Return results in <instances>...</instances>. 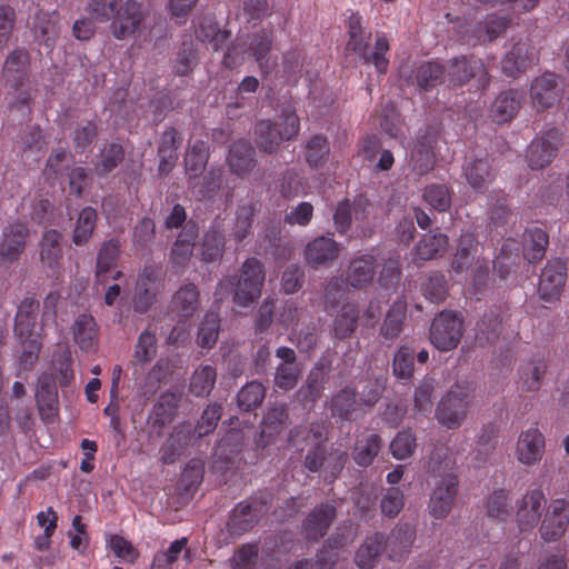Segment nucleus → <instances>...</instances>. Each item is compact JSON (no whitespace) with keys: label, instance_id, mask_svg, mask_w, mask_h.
Segmentation results:
<instances>
[{"label":"nucleus","instance_id":"nucleus-2","mask_svg":"<svg viewBox=\"0 0 569 569\" xmlns=\"http://www.w3.org/2000/svg\"><path fill=\"white\" fill-rule=\"evenodd\" d=\"M264 278L263 263L254 257L248 258L242 263L239 276H228L218 282L214 296L222 300L232 293L236 306L248 308L260 298Z\"/></svg>","mask_w":569,"mask_h":569},{"label":"nucleus","instance_id":"nucleus-23","mask_svg":"<svg viewBox=\"0 0 569 569\" xmlns=\"http://www.w3.org/2000/svg\"><path fill=\"white\" fill-rule=\"evenodd\" d=\"M523 96L516 89L501 91L490 107V117L499 124L511 121L519 112Z\"/></svg>","mask_w":569,"mask_h":569},{"label":"nucleus","instance_id":"nucleus-26","mask_svg":"<svg viewBox=\"0 0 569 569\" xmlns=\"http://www.w3.org/2000/svg\"><path fill=\"white\" fill-rule=\"evenodd\" d=\"M287 420L288 411L284 406L269 408L262 420L261 432L256 440L257 446L264 449L273 443L278 435L284 429Z\"/></svg>","mask_w":569,"mask_h":569},{"label":"nucleus","instance_id":"nucleus-17","mask_svg":"<svg viewBox=\"0 0 569 569\" xmlns=\"http://www.w3.org/2000/svg\"><path fill=\"white\" fill-rule=\"evenodd\" d=\"M36 402L41 419L46 423L52 422L59 409L57 378L53 373L42 372L39 376L36 389Z\"/></svg>","mask_w":569,"mask_h":569},{"label":"nucleus","instance_id":"nucleus-9","mask_svg":"<svg viewBox=\"0 0 569 569\" xmlns=\"http://www.w3.org/2000/svg\"><path fill=\"white\" fill-rule=\"evenodd\" d=\"M563 136L557 128H551L537 136L526 153L528 166L532 170L543 169L557 157L562 146Z\"/></svg>","mask_w":569,"mask_h":569},{"label":"nucleus","instance_id":"nucleus-16","mask_svg":"<svg viewBox=\"0 0 569 569\" xmlns=\"http://www.w3.org/2000/svg\"><path fill=\"white\" fill-rule=\"evenodd\" d=\"M417 530L411 523H398L388 536L383 533V551L391 561H402L411 552Z\"/></svg>","mask_w":569,"mask_h":569},{"label":"nucleus","instance_id":"nucleus-45","mask_svg":"<svg viewBox=\"0 0 569 569\" xmlns=\"http://www.w3.org/2000/svg\"><path fill=\"white\" fill-rule=\"evenodd\" d=\"M326 385L325 365L317 362L310 370L306 385L299 389V397L305 403H315L323 393Z\"/></svg>","mask_w":569,"mask_h":569},{"label":"nucleus","instance_id":"nucleus-32","mask_svg":"<svg viewBox=\"0 0 569 569\" xmlns=\"http://www.w3.org/2000/svg\"><path fill=\"white\" fill-rule=\"evenodd\" d=\"M194 33L201 42L212 44L214 51L228 48L227 44L231 37L230 31L220 30L218 22L211 16H204L198 21Z\"/></svg>","mask_w":569,"mask_h":569},{"label":"nucleus","instance_id":"nucleus-59","mask_svg":"<svg viewBox=\"0 0 569 569\" xmlns=\"http://www.w3.org/2000/svg\"><path fill=\"white\" fill-rule=\"evenodd\" d=\"M307 179L295 168L287 169L280 180V193L286 199L306 194Z\"/></svg>","mask_w":569,"mask_h":569},{"label":"nucleus","instance_id":"nucleus-37","mask_svg":"<svg viewBox=\"0 0 569 569\" xmlns=\"http://www.w3.org/2000/svg\"><path fill=\"white\" fill-rule=\"evenodd\" d=\"M204 462L191 459L180 472V503L193 497L203 480Z\"/></svg>","mask_w":569,"mask_h":569},{"label":"nucleus","instance_id":"nucleus-58","mask_svg":"<svg viewBox=\"0 0 569 569\" xmlns=\"http://www.w3.org/2000/svg\"><path fill=\"white\" fill-rule=\"evenodd\" d=\"M220 330V319L217 312L209 311L200 323L197 343L203 349H211L218 340Z\"/></svg>","mask_w":569,"mask_h":569},{"label":"nucleus","instance_id":"nucleus-53","mask_svg":"<svg viewBox=\"0 0 569 569\" xmlns=\"http://www.w3.org/2000/svg\"><path fill=\"white\" fill-rule=\"evenodd\" d=\"M359 310L355 303H346L333 321V333L337 339L350 337L357 329Z\"/></svg>","mask_w":569,"mask_h":569},{"label":"nucleus","instance_id":"nucleus-21","mask_svg":"<svg viewBox=\"0 0 569 569\" xmlns=\"http://www.w3.org/2000/svg\"><path fill=\"white\" fill-rule=\"evenodd\" d=\"M538 58L528 42H517L501 61L506 77L518 78L537 62Z\"/></svg>","mask_w":569,"mask_h":569},{"label":"nucleus","instance_id":"nucleus-31","mask_svg":"<svg viewBox=\"0 0 569 569\" xmlns=\"http://www.w3.org/2000/svg\"><path fill=\"white\" fill-rule=\"evenodd\" d=\"M39 309L40 303L34 297H26L20 301L14 316V336L24 337L30 333H38V331H36V326ZM39 333L41 332L39 331Z\"/></svg>","mask_w":569,"mask_h":569},{"label":"nucleus","instance_id":"nucleus-18","mask_svg":"<svg viewBox=\"0 0 569 569\" xmlns=\"http://www.w3.org/2000/svg\"><path fill=\"white\" fill-rule=\"evenodd\" d=\"M561 96L558 77L553 72H545L531 83L530 97L538 111L551 108L560 100Z\"/></svg>","mask_w":569,"mask_h":569},{"label":"nucleus","instance_id":"nucleus-4","mask_svg":"<svg viewBox=\"0 0 569 569\" xmlns=\"http://www.w3.org/2000/svg\"><path fill=\"white\" fill-rule=\"evenodd\" d=\"M272 495L259 491L244 501L239 502L230 513L227 530L231 536H241L250 531L270 509Z\"/></svg>","mask_w":569,"mask_h":569},{"label":"nucleus","instance_id":"nucleus-8","mask_svg":"<svg viewBox=\"0 0 569 569\" xmlns=\"http://www.w3.org/2000/svg\"><path fill=\"white\" fill-rule=\"evenodd\" d=\"M369 40L370 34H366V32L350 34L346 49L356 53L365 64L372 63L376 70L383 74L389 66V59L387 58L390 49L389 41L385 36L378 37L373 50L370 51Z\"/></svg>","mask_w":569,"mask_h":569},{"label":"nucleus","instance_id":"nucleus-34","mask_svg":"<svg viewBox=\"0 0 569 569\" xmlns=\"http://www.w3.org/2000/svg\"><path fill=\"white\" fill-rule=\"evenodd\" d=\"M485 509L488 518L497 522H507L515 511L511 492L502 488L495 489L487 497Z\"/></svg>","mask_w":569,"mask_h":569},{"label":"nucleus","instance_id":"nucleus-22","mask_svg":"<svg viewBox=\"0 0 569 569\" xmlns=\"http://www.w3.org/2000/svg\"><path fill=\"white\" fill-rule=\"evenodd\" d=\"M462 177L477 193H485L495 180V172L488 159H467L462 166Z\"/></svg>","mask_w":569,"mask_h":569},{"label":"nucleus","instance_id":"nucleus-55","mask_svg":"<svg viewBox=\"0 0 569 569\" xmlns=\"http://www.w3.org/2000/svg\"><path fill=\"white\" fill-rule=\"evenodd\" d=\"M217 380V371L212 366H201L191 376L189 390L196 397H208Z\"/></svg>","mask_w":569,"mask_h":569},{"label":"nucleus","instance_id":"nucleus-46","mask_svg":"<svg viewBox=\"0 0 569 569\" xmlns=\"http://www.w3.org/2000/svg\"><path fill=\"white\" fill-rule=\"evenodd\" d=\"M448 247V237L443 233L425 234L415 247L416 260L428 261L442 256Z\"/></svg>","mask_w":569,"mask_h":569},{"label":"nucleus","instance_id":"nucleus-63","mask_svg":"<svg viewBox=\"0 0 569 569\" xmlns=\"http://www.w3.org/2000/svg\"><path fill=\"white\" fill-rule=\"evenodd\" d=\"M547 371L543 359H535L521 368L522 388L527 391H537L541 386V379Z\"/></svg>","mask_w":569,"mask_h":569},{"label":"nucleus","instance_id":"nucleus-1","mask_svg":"<svg viewBox=\"0 0 569 569\" xmlns=\"http://www.w3.org/2000/svg\"><path fill=\"white\" fill-rule=\"evenodd\" d=\"M451 469L448 449L435 448L427 462V473L429 478L436 479L428 503L429 512L436 519L447 518L458 493L459 479Z\"/></svg>","mask_w":569,"mask_h":569},{"label":"nucleus","instance_id":"nucleus-25","mask_svg":"<svg viewBox=\"0 0 569 569\" xmlns=\"http://www.w3.org/2000/svg\"><path fill=\"white\" fill-rule=\"evenodd\" d=\"M377 259L373 254L353 258L346 271V282L355 289H361L372 282L376 274Z\"/></svg>","mask_w":569,"mask_h":569},{"label":"nucleus","instance_id":"nucleus-54","mask_svg":"<svg viewBox=\"0 0 569 569\" xmlns=\"http://www.w3.org/2000/svg\"><path fill=\"white\" fill-rule=\"evenodd\" d=\"M419 88L428 90L439 83H446V67L437 61L421 63L416 72Z\"/></svg>","mask_w":569,"mask_h":569},{"label":"nucleus","instance_id":"nucleus-47","mask_svg":"<svg viewBox=\"0 0 569 569\" xmlns=\"http://www.w3.org/2000/svg\"><path fill=\"white\" fill-rule=\"evenodd\" d=\"M406 313L407 305L405 301L398 300L391 305L380 328V333L386 340H395L400 336Z\"/></svg>","mask_w":569,"mask_h":569},{"label":"nucleus","instance_id":"nucleus-3","mask_svg":"<svg viewBox=\"0 0 569 569\" xmlns=\"http://www.w3.org/2000/svg\"><path fill=\"white\" fill-rule=\"evenodd\" d=\"M279 120H260L254 126L257 146L266 153L276 152L281 142L296 139L300 131V119L295 109H282Z\"/></svg>","mask_w":569,"mask_h":569},{"label":"nucleus","instance_id":"nucleus-14","mask_svg":"<svg viewBox=\"0 0 569 569\" xmlns=\"http://www.w3.org/2000/svg\"><path fill=\"white\" fill-rule=\"evenodd\" d=\"M341 246L331 236H319L308 242L303 256L308 266L313 269L331 267L338 259Z\"/></svg>","mask_w":569,"mask_h":569},{"label":"nucleus","instance_id":"nucleus-40","mask_svg":"<svg viewBox=\"0 0 569 569\" xmlns=\"http://www.w3.org/2000/svg\"><path fill=\"white\" fill-rule=\"evenodd\" d=\"M259 211L257 201H241L236 210V219L232 228L233 237L237 241H242L251 234L254 217Z\"/></svg>","mask_w":569,"mask_h":569},{"label":"nucleus","instance_id":"nucleus-5","mask_svg":"<svg viewBox=\"0 0 569 569\" xmlns=\"http://www.w3.org/2000/svg\"><path fill=\"white\" fill-rule=\"evenodd\" d=\"M465 332L463 317L459 311L442 310L433 318L430 342L440 351H451L458 347Z\"/></svg>","mask_w":569,"mask_h":569},{"label":"nucleus","instance_id":"nucleus-27","mask_svg":"<svg viewBox=\"0 0 569 569\" xmlns=\"http://www.w3.org/2000/svg\"><path fill=\"white\" fill-rule=\"evenodd\" d=\"M382 448V438L377 432H362L357 436L352 459L361 468L371 466Z\"/></svg>","mask_w":569,"mask_h":569},{"label":"nucleus","instance_id":"nucleus-49","mask_svg":"<svg viewBox=\"0 0 569 569\" xmlns=\"http://www.w3.org/2000/svg\"><path fill=\"white\" fill-rule=\"evenodd\" d=\"M124 159V149L119 142L106 144L99 153V159L94 164L96 173L99 177H106L113 171Z\"/></svg>","mask_w":569,"mask_h":569},{"label":"nucleus","instance_id":"nucleus-39","mask_svg":"<svg viewBox=\"0 0 569 569\" xmlns=\"http://www.w3.org/2000/svg\"><path fill=\"white\" fill-rule=\"evenodd\" d=\"M549 243L548 233L538 227L526 229L523 233V257L528 262L536 263L545 257Z\"/></svg>","mask_w":569,"mask_h":569},{"label":"nucleus","instance_id":"nucleus-57","mask_svg":"<svg viewBox=\"0 0 569 569\" xmlns=\"http://www.w3.org/2000/svg\"><path fill=\"white\" fill-rule=\"evenodd\" d=\"M222 415V406L218 402H210L203 409L200 418L193 428V437L201 439L214 431Z\"/></svg>","mask_w":569,"mask_h":569},{"label":"nucleus","instance_id":"nucleus-56","mask_svg":"<svg viewBox=\"0 0 569 569\" xmlns=\"http://www.w3.org/2000/svg\"><path fill=\"white\" fill-rule=\"evenodd\" d=\"M266 397V387L257 380L246 383L237 395L238 407L242 411H251L259 407Z\"/></svg>","mask_w":569,"mask_h":569},{"label":"nucleus","instance_id":"nucleus-61","mask_svg":"<svg viewBox=\"0 0 569 569\" xmlns=\"http://www.w3.org/2000/svg\"><path fill=\"white\" fill-rule=\"evenodd\" d=\"M416 447L415 432L411 429H403L392 439L389 449L393 458L405 460L413 455Z\"/></svg>","mask_w":569,"mask_h":569},{"label":"nucleus","instance_id":"nucleus-24","mask_svg":"<svg viewBox=\"0 0 569 569\" xmlns=\"http://www.w3.org/2000/svg\"><path fill=\"white\" fill-rule=\"evenodd\" d=\"M72 335L76 345L81 351L96 352L99 342V329L91 315L82 313L77 317L72 327Z\"/></svg>","mask_w":569,"mask_h":569},{"label":"nucleus","instance_id":"nucleus-52","mask_svg":"<svg viewBox=\"0 0 569 569\" xmlns=\"http://www.w3.org/2000/svg\"><path fill=\"white\" fill-rule=\"evenodd\" d=\"M97 219V210L92 207H86L79 212L72 233V242L76 246H83L90 240L96 229Z\"/></svg>","mask_w":569,"mask_h":569},{"label":"nucleus","instance_id":"nucleus-30","mask_svg":"<svg viewBox=\"0 0 569 569\" xmlns=\"http://www.w3.org/2000/svg\"><path fill=\"white\" fill-rule=\"evenodd\" d=\"M227 162L231 172L239 177L250 172L256 166V150L250 141H234L229 149Z\"/></svg>","mask_w":569,"mask_h":569},{"label":"nucleus","instance_id":"nucleus-38","mask_svg":"<svg viewBox=\"0 0 569 569\" xmlns=\"http://www.w3.org/2000/svg\"><path fill=\"white\" fill-rule=\"evenodd\" d=\"M330 153L329 139L321 133L311 136L303 147L305 161L312 169L323 168L329 161Z\"/></svg>","mask_w":569,"mask_h":569},{"label":"nucleus","instance_id":"nucleus-20","mask_svg":"<svg viewBox=\"0 0 569 569\" xmlns=\"http://www.w3.org/2000/svg\"><path fill=\"white\" fill-rule=\"evenodd\" d=\"M545 436L537 427L521 431L516 449L518 460L526 466L539 462L545 453Z\"/></svg>","mask_w":569,"mask_h":569},{"label":"nucleus","instance_id":"nucleus-7","mask_svg":"<svg viewBox=\"0 0 569 569\" xmlns=\"http://www.w3.org/2000/svg\"><path fill=\"white\" fill-rule=\"evenodd\" d=\"M470 79H475L478 89H486L490 83V76L481 59L475 56L452 58L446 67V83L461 87Z\"/></svg>","mask_w":569,"mask_h":569},{"label":"nucleus","instance_id":"nucleus-64","mask_svg":"<svg viewBox=\"0 0 569 569\" xmlns=\"http://www.w3.org/2000/svg\"><path fill=\"white\" fill-rule=\"evenodd\" d=\"M224 237L218 230H208L201 243V259L204 262H214L222 257Z\"/></svg>","mask_w":569,"mask_h":569},{"label":"nucleus","instance_id":"nucleus-28","mask_svg":"<svg viewBox=\"0 0 569 569\" xmlns=\"http://www.w3.org/2000/svg\"><path fill=\"white\" fill-rule=\"evenodd\" d=\"M29 230L23 223L10 224L3 232L0 258L7 262L17 261L24 250Z\"/></svg>","mask_w":569,"mask_h":569},{"label":"nucleus","instance_id":"nucleus-19","mask_svg":"<svg viewBox=\"0 0 569 569\" xmlns=\"http://www.w3.org/2000/svg\"><path fill=\"white\" fill-rule=\"evenodd\" d=\"M543 503H546L545 493L539 488L528 490L523 495L516 511L518 527L521 532L530 531L538 525Z\"/></svg>","mask_w":569,"mask_h":569},{"label":"nucleus","instance_id":"nucleus-44","mask_svg":"<svg viewBox=\"0 0 569 569\" xmlns=\"http://www.w3.org/2000/svg\"><path fill=\"white\" fill-rule=\"evenodd\" d=\"M448 281L441 271H430L420 281L422 296L432 303H441L448 296Z\"/></svg>","mask_w":569,"mask_h":569},{"label":"nucleus","instance_id":"nucleus-41","mask_svg":"<svg viewBox=\"0 0 569 569\" xmlns=\"http://www.w3.org/2000/svg\"><path fill=\"white\" fill-rule=\"evenodd\" d=\"M383 533L375 532L367 537L355 555V563L360 569H371L383 551Z\"/></svg>","mask_w":569,"mask_h":569},{"label":"nucleus","instance_id":"nucleus-35","mask_svg":"<svg viewBox=\"0 0 569 569\" xmlns=\"http://www.w3.org/2000/svg\"><path fill=\"white\" fill-rule=\"evenodd\" d=\"M19 346L18 363L19 368L24 371H31L38 363L39 356L43 346L42 333H30L14 336Z\"/></svg>","mask_w":569,"mask_h":569},{"label":"nucleus","instance_id":"nucleus-33","mask_svg":"<svg viewBox=\"0 0 569 569\" xmlns=\"http://www.w3.org/2000/svg\"><path fill=\"white\" fill-rule=\"evenodd\" d=\"M330 409L333 416L346 421L355 420L357 411L363 412V408L357 399V389L350 386L342 388L332 397Z\"/></svg>","mask_w":569,"mask_h":569},{"label":"nucleus","instance_id":"nucleus-62","mask_svg":"<svg viewBox=\"0 0 569 569\" xmlns=\"http://www.w3.org/2000/svg\"><path fill=\"white\" fill-rule=\"evenodd\" d=\"M425 201L439 212H446L451 206V190L441 183H431L425 188Z\"/></svg>","mask_w":569,"mask_h":569},{"label":"nucleus","instance_id":"nucleus-36","mask_svg":"<svg viewBox=\"0 0 569 569\" xmlns=\"http://www.w3.org/2000/svg\"><path fill=\"white\" fill-rule=\"evenodd\" d=\"M502 331V318L497 308L485 312L477 322L475 339L478 345L485 347L498 341Z\"/></svg>","mask_w":569,"mask_h":569},{"label":"nucleus","instance_id":"nucleus-29","mask_svg":"<svg viewBox=\"0 0 569 569\" xmlns=\"http://www.w3.org/2000/svg\"><path fill=\"white\" fill-rule=\"evenodd\" d=\"M32 30L41 44L52 49L60 33L58 12L38 10L33 17Z\"/></svg>","mask_w":569,"mask_h":569},{"label":"nucleus","instance_id":"nucleus-42","mask_svg":"<svg viewBox=\"0 0 569 569\" xmlns=\"http://www.w3.org/2000/svg\"><path fill=\"white\" fill-rule=\"evenodd\" d=\"M223 169L211 168L201 179H191L192 194L199 200H212L217 196L222 183Z\"/></svg>","mask_w":569,"mask_h":569},{"label":"nucleus","instance_id":"nucleus-15","mask_svg":"<svg viewBox=\"0 0 569 569\" xmlns=\"http://www.w3.org/2000/svg\"><path fill=\"white\" fill-rule=\"evenodd\" d=\"M337 517L335 502L326 501L317 505L302 521L305 538L311 542L322 539Z\"/></svg>","mask_w":569,"mask_h":569},{"label":"nucleus","instance_id":"nucleus-11","mask_svg":"<svg viewBox=\"0 0 569 569\" xmlns=\"http://www.w3.org/2000/svg\"><path fill=\"white\" fill-rule=\"evenodd\" d=\"M567 281V263L561 258L548 260L541 270L538 293L545 302H556L560 299Z\"/></svg>","mask_w":569,"mask_h":569},{"label":"nucleus","instance_id":"nucleus-51","mask_svg":"<svg viewBox=\"0 0 569 569\" xmlns=\"http://www.w3.org/2000/svg\"><path fill=\"white\" fill-rule=\"evenodd\" d=\"M208 157L207 142L196 140L190 143L184 157V168L190 179L197 178L207 166Z\"/></svg>","mask_w":569,"mask_h":569},{"label":"nucleus","instance_id":"nucleus-13","mask_svg":"<svg viewBox=\"0 0 569 569\" xmlns=\"http://www.w3.org/2000/svg\"><path fill=\"white\" fill-rule=\"evenodd\" d=\"M31 56L23 48L13 49L6 58L2 67V77L8 86L14 90L21 89L30 78Z\"/></svg>","mask_w":569,"mask_h":569},{"label":"nucleus","instance_id":"nucleus-43","mask_svg":"<svg viewBox=\"0 0 569 569\" xmlns=\"http://www.w3.org/2000/svg\"><path fill=\"white\" fill-rule=\"evenodd\" d=\"M62 234L60 231L50 229L47 230L40 243V258L43 264L48 268L56 270L59 268L60 260L62 259L61 248Z\"/></svg>","mask_w":569,"mask_h":569},{"label":"nucleus","instance_id":"nucleus-10","mask_svg":"<svg viewBox=\"0 0 569 569\" xmlns=\"http://www.w3.org/2000/svg\"><path fill=\"white\" fill-rule=\"evenodd\" d=\"M142 2L138 0H124L117 8L110 20V32L118 40H124L139 31L146 19Z\"/></svg>","mask_w":569,"mask_h":569},{"label":"nucleus","instance_id":"nucleus-12","mask_svg":"<svg viewBox=\"0 0 569 569\" xmlns=\"http://www.w3.org/2000/svg\"><path fill=\"white\" fill-rule=\"evenodd\" d=\"M569 525V501L563 498L552 499L539 528L540 537L546 542L558 541Z\"/></svg>","mask_w":569,"mask_h":569},{"label":"nucleus","instance_id":"nucleus-48","mask_svg":"<svg viewBox=\"0 0 569 569\" xmlns=\"http://www.w3.org/2000/svg\"><path fill=\"white\" fill-rule=\"evenodd\" d=\"M416 350L410 345L400 346L392 359V373L398 380L410 381L415 372Z\"/></svg>","mask_w":569,"mask_h":569},{"label":"nucleus","instance_id":"nucleus-60","mask_svg":"<svg viewBox=\"0 0 569 569\" xmlns=\"http://www.w3.org/2000/svg\"><path fill=\"white\" fill-rule=\"evenodd\" d=\"M176 129L171 128L166 131L162 138L161 146L159 147V172L161 174H168L176 166L178 157L176 143Z\"/></svg>","mask_w":569,"mask_h":569},{"label":"nucleus","instance_id":"nucleus-50","mask_svg":"<svg viewBox=\"0 0 569 569\" xmlns=\"http://www.w3.org/2000/svg\"><path fill=\"white\" fill-rule=\"evenodd\" d=\"M120 253V242L110 239L103 242L97 258L96 277L99 282H104L107 273L116 267Z\"/></svg>","mask_w":569,"mask_h":569},{"label":"nucleus","instance_id":"nucleus-6","mask_svg":"<svg viewBox=\"0 0 569 569\" xmlns=\"http://www.w3.org/2000/svg\"><path fill=\"white\" fill-rule=\"evenodd\" d=\"M471 399L472 391L469 386L455 383L438 405V421L448 429L459 428L467 416Z\"/></svg>","mask_w":569,"mask_h":569}]
</instances>
